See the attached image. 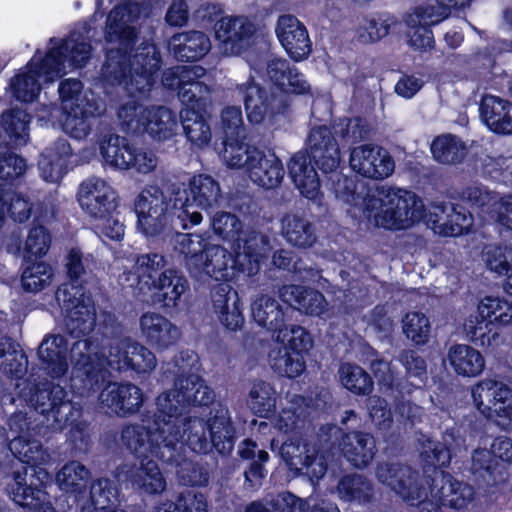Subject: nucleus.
I'll return each instance as SVG.
<instances>
[{
	"instance_id": "f257e3e1",
	"label": "nucleus",
	"mask_w": 512,
	"mask_h": 512,
	"mask_svg": "<svg viewBox=\"0 0 512 512\" xmlns=\"http://www.w3.org/2000/svg\"><path fill=\"white\" fill-rule=\"evenodd\" d=\"M141 14L138 3H125L110 11L106 21V40L118 43L110 48L102 68L104 79L121 84L132 97L145 96L153 85V75L160 68V54L152 43L143 42L133 50L137 31L133 23Z\"/></svg>"
},
{
	"instance_id": "f03ea898",
	"label": "nucleus",
	"mask_w": 512,
	"mask_h": 512,
	"mask_svg": "<svg viewBox=\"0 0 512 512\" xmlns=\"http://www.w3.org/2000/svg\"><path fill=\"white\" fill-rule=\"evenodd\" d=\"M41 63L32 59L27 66L28 71L15 75L10 82L13 96L20 101H33L40 93L38 78L45 82H53L66 73L67 67H82L91 57L92 47L88 36L73 31L61 44L54 42Z\"/></svg>"
},
{
	"instance_id": "7ed1b4c3",
	"label": "nucleus",
	"mask_w": 512,
	"mask_h": 512,
	"mask_svg": "<svg viewBox=\"0 0 512 512\" xmlns=\"http://www.w3.org/2000/svg\"><path fill=\"white\" fill-rule=\"evenodd\" d=\"M30 436H15L10 441L9 449L19 462L13 461L10 470L5 473V490L16 504L29 512H53L48 493L37 485L27 484L28 469L23 464L39 467L52 461L49 449Z\"/></svg>"
},
{
	"instance_id": "20e7f679",
	"label": "nucleus",
	"mask_w": 512,
	"mask_h": 512,
	"mask_svg": "<svg viewBox=\"0 0 512 512\" xmlns=\"http://www.w3.org/2000/svg\"><path fill=\"white\" fill-rule=\"evenodd\" d=\"M306 149L309 156L298 152L291 158L288 163L289 175L301 195L320 203L322 199L320 181L310 158L323 173L334 172L341 162L339 144L329 128L318 126L309 132Z\"/></svg>"
},
{
	"instance_id": "39448f33",
	"label": "nucleus",
	"mask_w": 512,
	"mask_h": 512,
	"mask_svg": "<svg viewBox=\"0 0 512 512\" xmlns=\"http://www.w3.org/2000/svg\"><path fill=\"white\" fill-rule=\"evenodd\" d=\"M138 344L130 337L111 339L104 347L108 354L102 352L100 355L96 340L84 338L76 341L71 347L74 378L81 379L84 388L93 390L108 377V367L119 372L130 370L133 361L131 350Z\"/></svg>"
},
{
	"instance_id": "423d86ee",
	"label": "nucleus",
	"mask_w": 512,
	"mask_h": 512,
	"mask_svg": "<svg viewBox=\"0 0 512 512\" xmlns=\"http://www.w3.org/2000/svg\"><path fill=\"white\" fill-rule=\"evenodd\" d=\"M365 213L376 226L406 229L424 216V204L414 192L381 186L364 199Z\"/></svg>"
},
{
	"instance_id": "0eeeda50",
	"label": "nucleus",
	"mask_w": 512,
	"mask_h": 512,
	"mask_svg": "<svg viewBox=\"0 0 512 512\" xmlns=\"http://www.w3.org/2000/svg\"><path fill=\"white\" fill-rule=\"evenodd\" d=\"M179 450L186 444L192 451L207 454L215 448L220 454H229L235 444V429L227 408L219 406L207 421L198 417L183 416L179 427Z\"/></svg>"
},
{
	"instance_id": "6e6552de",
	"label": "nucleus",
	"mask_w": 512,
	"mask_h": 512,
	"mask_svg": "<svg viewBox=\"0 0 512 512\" xmlns=\"http://www.w3.org/2000/svg\"><path fill=\"white\" fill-rule=\"evenodd\" d=\"M178 431L156 408L152 424H125L120 432V442L137 459L151 456L159 460L171 459L172 441Z\"/></svg>"
},
{
	"instance_id": "1a4fd4ad",
	"label": "nucleus",
	"mask_w": 512,
	"mask_h": 512,
	"mask_svg": "<svg viewBox=\"0 0 512 512\" xmlns=\"http://www.w3.org/2000/svg\"><path fill=\"white\" fill-rule=\"evenodd\" d=\"M472 0H431L409 10L403 16L407 44L414 50L427 51L434 46L431 27L449 17L451 9L465 8Z\"/></svg>"
},
{
	"instance_id": "9d476101",
	"label": "nucleus",
	"mask_w": 512,
	"mask_h": 512,
	"mask_svg": "<svg viewBox=\"0 0 512 512\" xmlns=\"http://www.w3.org/2000/svg\"><path fill=\"white\" fill-rule=\"evenodd\" d=\"M214 400V392L198 375L182 373L175 379L174 387L161 393L156 399V408L176 430L183 422L186 408L195 405H208Z\"/></svg>"
},
{
	"instance_id": "9b49d317",
	"label": "nucleus",
	"mask_w": 512,
	"mask_h": 512,
	"mask_svg": "<svg viewBox=\"0 0 512 512\" xmlns=\"http://www.w3.org/2000/svg\"><path fill=\"white\" fill-rule=\"evenodd\" d=\"M176 218L181 229H189L202 221V214L194 209L212 208L221 197L219 183L211 176L199 174L192 177L188 188L173 189Z\"/></svg>"
},
{
	"instance_id": "f8f14e48",
	"label": "nucleus",
	"mask_w": 512,
	"mask_h": 512,
	"mask_svg": "<svg viewBox=\"0 0 512 512\" xmlns=\"http://www.w3.org/2000/svg\"><path fill=\"white\" fill-rule=\"evenodd\" d=\"M134 206L138 226L147 236L159 235L170 228H181L174 205L170 208L164 192L156 185L146 186L136 197Z\"/></svg>"
},
{
	"instance_id": "ddd939ff",
	"label": "nucleus",
	"mask_w": 512,
	"mask_h": 512,
	"mask_svg": "<svg viewBox=\"0 0 512 512\" xmlns=\"http://www.w3.org/2000/svg\"><path fill=\"white\" fill-rule=\"evenodd\" d=\"M25 401L46 418L48 426L63 430L76 420L79 411L68 398L67 391L58 384L45 388L35 387L29 393L21 392Z\"/></svg>"
},
{
	"instance_id": "4468645a",
	"label": "nucleus",
	"mask_w": 512,
	"mask_h": 512,
	"mask_svg": "<svg viewBox=\"0 0 512 512\" xmlns=\"http://www.w3.org/2000/svg\"><path fill=\"white\" fill-rule=\"evenodd\" d=\"M377 480L412 505L429 500L427 486L429 481L419 471L401 463H379L376 472Z\"/></svg>"
},
{
	"instance_id": "2eb2a0df",
	"label": "nucleus",
	"mask_w": 512,
	"mask_h": 512,
	"mask_svg": "<svg viewBox=\"0 0 512 512\" xmlns=\"http://www.w3.org/2000/svg\"><path fill=\"white\" fill-rule=\"evenodd\" d=\"M56 300L65 311L66 326L71 334L85 336L95 327L96 315L94 304L80 287L63 284L56 291Z\"/></svg>"
},
{
	"instance_id": "dca6fc26",
	"label": "nucleus",
	"mask_w": 512,
	"mask_h": 512,
	"mask_svg": "<svg viewBox=\"0 0 512 512\" xmlns=\"http://www.w3.org/2000/svg\"><path fill=\"white\" fill-rule=\"evenodd\" d=\"M236 90L243 95L247 118L253 124H260L267 116L283 112L288 105L286 95L260 87L253 76L238 84Z\"/></svg>"
},
{
	"instance_id": "f3484780",
	"label": "nucleus",
	"mask_w": 512,
	"mask_h": 512,
	"mask_svg": "<svg viewBox=\"0 0 512 512\" xmlns=\"http://www.w3.org/2000/svg\"><path fill=\"white\" fill-rule=\"evenodd\" d=\"M474 498L472 486L454 480L442 471L436 472L430 487V498L422 503V512H440L441 506L465 508Z\"/></svg>"
},
{
	"instance_id": "a211bd4d",
	"label": "nucleus",
	"mask_w": 512,
	"mask_h": 512,
	"mask_svg": "<svg viewBox=\"0 0 512 512\" xmlns=\"http://www.w3.org/2000/svg\"><path fill=\"white\" fill-rule=\"evenodd\" d=\"M349 163L354 172L372 180L386 179L395 170V161L388 151L374 144L352 148Z\"/></svg>"
},
{
	"instance_id": "6ab92c4d",
	"label": "nucleus",
	"mask_w": 512,
	"mask_h": 512,
	"mask_svg": "<svg viewBox=\"0 0 512 512\" xmlns=\"http://www.w3.org/2000/svg\"><path fill=\"white\" fill-rule=\"evenodd\" d=\"M475 406L486 418H512V391L504 383L483 379L472 389Z\"/></svg>"
},
{
	"instance_id": "aec40b11",
	"label": "nucleus",
	"mask_w": 512,
	"mask_h": 512,
	"mask_svg": "<svg viewBox=\"0 0 512 512\" xmlns=\"http://www.w3.org/2000/svg\"><path fill=\"white\" fill-rule=\"evenodd\" d=\"M286 464L297 471L305 473L311 480H319L327 472V461L315 446L302 443L298 437L286 440L280 449Z\"/></svg>"
},
{
	"instance_id": "412c9836",
	"label": "nucleus",
	"mask_w": 512,
	"mask_h": 512,
	"mask_svg": "<svg viewBox=\"0 0 512 512\" xmlns=\"http://www.w3.org/2000/svg\"><path fill=\"white\" fill-rule=\"evenodd\" d=\"M77 198L82 210L92 218H103L117 207L115 190L99 177L84 180L79 186Z\"/></svg>"
},
{
	"instance_id": "4be33fe9",
	"label": "nucleus",
	"mask_w": 512,
	"mask_h": 512,
	"mask_svg": "<svg viewBox=\"0 0 512 512\" xmlns=\"http://www.w3.org/2000/svg\"><path fill=\"white\" fill-rule=\"evenodd\" d=\"M102 408H106L118 417H130L139 412L144 403V395L136 384L110 382L99 394Z\"/></svg>"
},
{
	"instance_id": "5701e85b",
	"label": "nucleus",
	"mask_w": 512,
	"mask_h": 512,
	"mask_svg": "<svg viewBox=\"0 0 512 512\" xmlns=\"http://www.w3.org/2000/svg\"><path fill=\"white\" fill-rule=\"evenodd\" d=\"M473 222V215L458 204L435 203L429 208L427 223L439 235H462L470 231Z\"/></svg>"
},
{
	"instance_id": "b1692460",
	"label": "nucleus",
	"mask_w": 512,
	"mask_h": 512,
	"mask_svg": "<svg viewBox=\"0 0 512 512\" xmlns=\"http://www.w3.org/2000/svg\"><path fill=\"white\" fill-rule=\"evenodd\" d=\"M138 464H124L116 469L119 480L128 481L141 493L161 494L166 489V480L159 465L150 457L138 459Z\"/></svg>"
},
{
	"instance_id": "393cba45",
	"label": "nucleus",
	"mask_w": 512,
	"mask_h": 512,
	"mask_svg": "<svg viewBox=\"0 0 512 512\" xmlns=\"http://www.w3.org/2000/svg\"><path fill=\"white\" fill-rule=\"evenodd\" d=\"M255 32L254 24L246 17H223L215 26L219 48L225 55H238L249 45Z\"/></svg>"
},
{
	"instance_id": "a878e982",
	"label": "nucleus",
	"mask_w": 512,
	"mask_h": 512,
	"mask_svg": "<svg viewBox=\"0 0 512 512\" xmlns=\"http://www.w3.org/2000/svg\"><path fill=\"white\" fill-rule=\"evenodd\" d=\"M206 75L205 68L184 66L179 73L177 83L178 97L185 108L206 110L211 103V88L202 81Z\"/></svg>"
},
{
	"instance_id": "bb28decb",
	"label": "nucleus",
	"mask_w": 512,
	"mask_h": 512,
	"mask_svg": "<svg viewBox=\"0 0 512 512\" xmlns=\"http://www.w3.org/2000/svg\"><path fill=\"white\" fill-rule=\"evenodd\" d=\"M234 250L238 271L253 276L259 272L261 260L265 259L271 250L270 240L259 231L249 230L236 243Z\"/></svg>"
},
{
	"instance_id": "cd10ccee",
	"label": "nucleus",
	"mask_w": 512,
	"mask_h": 512,
	"mask_svg": "<svg viewBox=\"0 0 512 512\" xmlns=\"http://www.w3.org/2000/svg\"><path fill=\"white\" fill-rule=\"evenodd\" d=\"M277 37L288 53L296 60L306 59L312 50L311 41L305 26L293 15H281L275 28Z\"/></svg>"
},
{
	"instance_id": "c85d7f7f",
	"label": "nucleus",
	"mask_w": 512,
	"mask_h": 512,
	"mask_svg": "<svg viewBox=\"0 0 512 512\" xmlns=\"http://www.w3.org/2000/svg\"><path fill=\"white\" fill-rule=\"evenodd\" d=\"M140 332L144 340L157 350H166L175 345L180 337V328L167 317L156 312H146L139 319Z\"/></svg>"
},
{
	"instance_id": "c756f323",
	"label": "nucleus",
	"mask_w": 512,
	"mask_h": 512,
	"mask_svg": "<svg viewBox=\"0 0 512 512\" xmlns=\"http://www.w3.org/2000/svg\"><path fill=\"white\" fill-rule=\"evenodd\" d=\"M266 76L279 89V94L304 95L311 93V86L305 76L286 59L272 58L268 60Z\"/></svg>"
},
{
	"instance_id": "7c9ffc66",
	"label": "nucleus",
	"mask_w": 512,
	"mask_h": 512,
	"mask_svg": "<svg viewBox=\"0 0 512 512\" xmlns=\"http://www.w3.org/2000/svg\"><path fill=\"white\" fill-rule=\"evenodd\" d=\"M193 264L192 275L196 277L207 275L217 281L228 280L233 274V269L238 270L236 256L233 257L226 248L216 244H208L198 263Z\"/></svg>"
},
{
	"instance_id": "2f4dec72",
	"label": "nucleus",
	"mask_w": 512,
	"mask_h": 512,
	"mask_svg": "<svg viewBox=\"0 0 512 512\" xmlns=\"http://www.w3.org/2000/svg\"><path fill=\"white\" fill-rule=\"evenodd\" d=\"M84 106L65 109L64 131L75 139L86 138L91 131V119L105 112L104 103L97 97L88 96L83 100Z\"/></svg>"
},
{
	"instance_id": "473e14b6",
	"label": "nucleus",
	"mask_w": 512,
	"mask_h": 512,
	"mask_svg": "<svg viewBox=\"0 0 512 512\" xmlns=\"http://www.w3.org/2000/svg\"><path fill=\"white\" fill-rule=\"evenodd\" d=\"M339 447L345 459L358 469L368 467L377 452L375 438L363 431L345 433Z\"/></svg>"
},
{
	"instance_id": "72a5a7b5",
	"label": "nucleus",
	"mask_w": 512,
	"mask_h": 512,
	"mask_svg": "<svg viewBox=\"0 0 512 512\" xmlns=\"http://www.w3.org/2000/svg\"><path fill=\"white\" fill-rule=\"evenodd\" d=\"M212 307L218 320L229 330L235 331L244 323L239 306V296L229 284L222 283L214 287Z\"/></svg>"
},
{
	"instance_id": "f704fd0d",
	"label": "nucleus",
	"mask_w": 512,
	"mask_h": 512,
	"mask_svg": "<svg viewBox=\"0 0 512 512\" xmlns=\"http://www.w3.org/2000/svg\"><path fill=\"white\" fill-rule=\"evenodd\" d=\"M72 149L65 139H59L41 154L38 168L40 177L48 183H58L67 173Z\"/></svg>"
},
{
	"instance_id": "c9c22d12",
	"label": "nucleus",
	"mask_w": 512,
	"mask_h": 512,
	"mask_svg": "<svg viewBox=\"0 0 512 512\" xmlns=\"http://www.w3.org/2000/svg\"><path fill=\"white\" fill-rule=\"evenodd\" d=\"M278 294L282 301L307 315L321 316L328 309L322 293L301 285H284Z\"/></svg>"
},
{
	"instance_id": "e433bc0d",
	"label": "nucleus",
	"mask_w": 512,
	"mask_h": 512,
	"mask_svg": "<svg viewBox=\"0 0 512 512\" xmlns=\"http://www.w3.org/2000/svg\"><path fill=\"white\" fill-rule=\"evenodd\" d=\"M480 118L498 134H512V103L494 95H484L479 106Z\"/></svg>"
},
{
	"instance_id": "4c0bfd02",
	"label": "nucleus",
	"mask_w": 512,
	"mask_h": 512,
	"mask_svg": "<svg viewBox=\"0 0 512 512\" xmlns=\"http://www.w3.org/2000/svg\"><path fill=\"white\" fill-rule=\"evenodd\" d=\"M181 437L180 430L178 436L172 441L173 452H171V459H161V461L174 469L178 480L183 485L190 486H203L208 483L209 475L207 471L188 459L185 451H180L179 439Z\"/></svg>"
},
{
	"instance_id": "58836bf2",
	"label": "nucleus",
	"mask_w": 512,
	"mask_h": 512,
	"mask_svg": "<svg viewBox=\"0 0 512 512\" xmlns=\"http://www.w3.org/2000/svg\"><path fill=\"white\" fill-rule=\"evenodd\" d=\"M67 350V342L62 335L47 336L41 342L38 356L51 377L58 378L67 372Z\"/></svg>"
},
{
	"instance_id": "ea45409f",
	"label": "nucleus",
	"mask_w": 512,
	"mask_h": 512,
	"mask_svg": "<svg viewBox=\"0 0 512 512\" xmlns=\"http://www.w3.org/2000/svg\"><path fill=\"white\" fill-rule=\"evenodd\" d=\"M281 234L292 246L309 248L317 241L315 226L299 213H286L281 219Z\"/></svg>"
},
{
	"instance_id": "a19ab883",
	"label": "nucleus",
	"mask_w": 512,
	"mask_h": 512,
	"mask_svg": "<svg viewBox=\"0 0 512 512\" xmlns=\"http://www.w3.org/2000/svg\"><path fill=\"white\" fill-rule=\"evenodd\" d=\"M169 45L175 57L181 61H196L211 49L210 39L201 31L175 34Z\"/></svg>"
},
{
	"instance_id": "79ce46f5",
	"label": "nucleus",
	"mask_w": 512,
	"mask_h": 512,
	"mask_svg": "<svg viewBox=\"0 0 512 512\" xmlns=\"http://www.w3.org/2000/svg\"><path fill=\"white\" fill-rule=\"evenodd\" d=\"M447 360L457 375L476 377L485 368V359L480 351L466 344L452 345L447 353Z\"/></svg>"
},
{
	"instance_id": "37998d69",
	"label": "nucleus",
	"mask_w": 512,
	"mask_h": 512,
	"mask_svg": "<svg viewBox=\"0 0 512 512\" xmlns=\"http://www.w3.org/2000/svg\"><path fill=\"white\" fill-rule=\"evenodd\" d=\"M251 312L255 322L274 334L284 326L285 313L276 299L269 295L258 294L252 300Z\"/></svg>"
},
{
	"instance_id": "c03bdc74",
	"label": "nucleus",
	"mask_w": 512,
	"mask_h": 512,
	"mask_svg": "<svg viewBox=\"0 0 512 512\" xmlns=\"http://www.w3.org/2000/svg\"><path fill=\"white\" fill-rule=\"evenodd\" d=\"M259 158L248 171L250 179L265 189L279 186L285 175L282 162L275 154H265L262 151Z\"/></svg>"
},
{
	"instance_id": "a18cd8bd",
	"label": "nucleus",
	"mask_w": 512,
	"mask_h": 512,
	"mask_svg": "<svg viewBox=\"0 0 512 512\" xmlns=\"http://www.w3.org/2000/svg\"><path fill=\"white\" fill-rule=\"evenodd\" d=\"M202 111L183 108L180 112L183 132L187 140L197 148L206 147L212 139L211 127Z\"/></svg>"
},
{
	"instance_id": "49530a36",
	"label": "nucleus",
	"mask_w": 512,
	"mask_h": 512,
	"mask_svg": "<svg viewBox=\"0 0 512 512\" xmlns=\"http://www.w3.org/2000/svg\"><path fill=\"white\" fill-rule=\"evenodd\" d=\"M221 158L231 169H244L247 173L252 164L260 159V150L248 143L234 138L224 140Z\"/></svg>"
},
{
	"instance_id": "de8ad7c7",
	"label": "nucleus",
	"mask_w": 512,
	"mask_h": 512,
	"mask_svg": "<svg viewBox=\"0 0 512 512\" xmlns=\"http://www.w3.org/2000/svg\"><path fill=\"white\" fill-rule=\"evenodd\" d=\"M146 117L143 133L146 132L157 140H165L175 134L178 121L171 109L165 106H151Z\"/></svg>"
},
{
	"instance_id": "09e8293b",
	"label": "nucleus",
	"mask_w": 512,
	"mask_h": 512,
	"mask_svg": "<svg viewBox=\"0 0 512 512\" xmlns=\"http://www.w3.org/2000/svg\"><path fill=\"white\" fill-rule=\"evenodd\" d=\"M133 145L125 137L116 134L105 135L100 142V154L111 167L128 170Z\"/></svg>"
},
{
	"instance_id": "8fccbe9b",
	"label": "nucleus",
	"mask_w": 512,
	"mask_h": 512,
	"mask_svg": "<svg viewBox=\"0 0 512 512\" xmlns=\"http://www.w3.org/2000/svg\"><path fill=\"white\" fill-rule=\"evenodd\" d=\"M337 492L340 499L359 504H367L374 497L371 481L361 474H351L342 477L338 482Z\"/></svg>"
},
{
	"instance_id": "3c124183",
	"label": "nucleus",
	"mask_w": 512,
	"mask_h": 512,
	"mask_svg": "<svg viewBox=\"0 0 512 512\" xmlns=\"http://www.w3.org/2000/svg\"><path fill=\"white\" fill-rule=\"evenodd\" d=\"M268 361L278 375L288 378L299 376L305 369V362L300 353L280 344L270 350Z\"/></svg>"
},
{
	"instance_id": "603ef678",
	"label": "nucleus",
	"mask_w": 512,
	"mask_h": 512,
	"mask_svg": "<svg viewBox=\"0 0 512 512\" xmlns=\"http://www.w3.org/2000/svg\"><path fill=\"white\" fill-rule=\"evenodd\" d=\"M90 477V471L84 464L72 460L65 463L56 473L55 481L61 491L79 494L85 489Z\"/></svg>"
},
{
	"instance_id": "864d4df0",
	"label": "nucleus",
	"mask_w": 512,
	"mask_h": 512,
	"mask_svg": "<svg viewBox=\"0 0 512 512\" xmlns=\"http://www.w3.org/2000/svg\"><path fill=\"white\" fill-rule=\"evenodd\" d=\"M152 286L159 292L164 305L170 307L176 305L187 290L188 282L177 270L166 269L158 275L157 280H153Z\"/></svg>"
},
{
	"instance_id": "5fc2aeb1",
	"label": "nucleus",
	"mask_w": 512,
	"mask_h": 512,
	"mask_svg": "<svg viewBox=\"0 0 512 512\" xmlns=\"http://www.w3.org/2000/svg\"><path fill=\"white\" fill-rule=\"evenodd\" d=\"M30 115L21 108H13L5 111L0 118V125L3 128L9 142L15 146H22L29 139Z\"/></svg>"
},
{
	"instance_id": "6e6d98bb",
	"label": "nucleus",
	"mask_w": 512,
	"mask_h": 512,
	"mask_svg": "<svg viewBox=\"0 0 512 512\" xmlns=\"http://www.w3.org/2000/svg\"><path fill=\"white\" fill-rule=\"evenodd\" d=\"M28 368V360L19 345L9 338L0 339V369L16 379L22 378Z\"/></svg>"
},
{
	"instance_id": "4d7b16f0",
	"label": "nucleus",
	"mask_w": 512,
	"mask_h": 512,
	"mask_svg": "<svg viewBox=\"0 0 512 512\" xmlns=\"http://www.w3.org/2000/svg\"><path fill=\"white\" fill-rule=\"evenodd\" d=\"M456 441L453 431L445 432L443 442H435L430 438H423L420 442L421 456L429 465L448 466L451 461V449Z\"/></svg>"
},
{
	"instance_id": "13d9d810",
	"label": "nucleus",
	"mask_w": 512,
	"mask_h": 512,
	"mask_svg": "<svg viewBox=\"0 0 512 512\" xmlns=\"http://www.w3.org/2000/svg\"><path fill=\"white\" fill-rule=\"evenodd\" d=\"M456 441L453 431L445 432L443 442H435L430 438H423L420 442L421 456L429 465L448 466L451 461V449Z\"/></svg>"
},
{
	"instance_id": "bf43d9fd",
	"label": "nucleus",
	"mask_w": 512,
	"mask_h": 512,
	"mask_svg": "<svg viewBox=\"0 0 512 512\" xmlns=\"http://www.w3.org/2000/svg\"><path fill=\"white\" fill-rule=\"evenodd\" d=\"M395 24L396 19L390 15L363 17L356 30L357 38L364 44L377 42L387 36Z\"/></svg>"
},
{
	"instance_id": "052dcab7",
	"label": "nucleus",
	"mask_w": 512,
	"mask_h": 512,
	"mask_svg": "<svg viewBox=\"0 0 512 512\" xmlns=\"http://www.w3.org/2000/svg\"><path fill=\"white\" fill-rule=\"evenodd\" d=\"M338 376L341 384L354 394L369 395L373 391L372 378L356 364L343 363L338 369Z\"/></svg>"
},
{
	"instance_id": "680f3d73",
	"label": "nucleus",
	"mask_w": 512,
	"mask_h": 512,
	"mask_svg": "<svg viewBox=\"0 0 512 512\" xmlns=\"http://www.w3.org/2000/svg\"><path fill=\"white\" fill-rule=\"evenodd\" d=\"M477 313L496 325L512 324V303L502 297H484L477 306Z\"/></svg>"
},
{
	"instance_id": "e2e57ef3",
	"label": "nucleus",
	"mask_w": 512,
	"mask_h": 512,
	"mask_svg": "<svg viewBox=\"0 0 512 512\" xmlns=\"http://www.w3.org/2000/svg\"><path fill=\"white\" fill-rule=\"evenodd\" d=\"M172 245L174 251L183 256L187 269L192 273L194 270L192 263H198L208 243L199 235L176 233Z\"/></svg>"
},
{
	"instance_id": "0e129e2a",
	"label": "nucleus",
	"mask_w": 512,
	"mask_h": 512,
	"mask_svg": "<svg viewBox=\"0 0 512 512\" xmlns=\"http://www.w3.org/2000/svg\"><path fill=\"white\" fill-rule=\"evenodd\" d=\"M304 402L302 397L295 396L277 416L276 428L284 433H291L304 427L308 417L307 406Z\"/></svg>"
},
{
	"instance_id": "69168bd1",
	"label": "nucleus",
	"mask_w": 512,
	"mask_h": 512,
	"mask_svg": "<svg viewBox=\"0 0 512 512\" xmlns=\"http://www.w3.org/2000/svg\"><path fill=\"white\" fill-rule=\"evenodd\" d=\"M149 108L134 99L122 103L117 110L122 130L131 134H142Z\"/></svg>"
},
{
	"instance_id": "338daca9",
	"label": "nucleus",
	"mask_w": 512,
	"mask_h": 512,
	"mask_svg": "<svg viewBox=\"0 0 512 512\" xmlns=\"http://www.w3.org/2000/svg\"><path fill=\"white\" fill-rule=\"evenodd\" d=\"M431 152L440 163L456 164L465 156V145L454 135H441L433 140Z\"/></svg>"
},
{
	"instance_id": "774afa93",
	"label": "nucleus",
	"mask_w": 512,
	"mask_h": 512,
	"mask_svg": "<svg viewBox=\"0 0 512 512\" xmlns=\"http://www.w3.org/2000/svg\"><path fill=\"white\" fill-rule=\"evenodd\" d=\"M482 259L487 269L499 276L508 279L512 273V247L502 245H488L483 249Z\"/></svg>"
}]
</instances>
